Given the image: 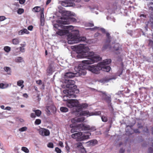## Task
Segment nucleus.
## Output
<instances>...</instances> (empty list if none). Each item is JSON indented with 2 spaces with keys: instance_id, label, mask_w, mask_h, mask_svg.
Here are the masks:
<instances>
[{
  "instance_id": "44",
  "label": "nucleus",
  "mask_w": 153,
  "mask_h": 153,
  "mask_svg": "<svg viewBox=\"0 0 153 153\" xmlns=\"http://www.w3.org/2000/svg\"><path fill=\"white\" fill-rule=\"evenodd\" d=\"M88 105L86 103L82 104V105H81V107L83 108H86L88 107Z\"/></svg>"
},
{
  "instance_id": "43",
  "label": "nucleus",
  "mask_w": 153,
  "mask_h": 153,
  "mask_svg": "<svg viewBox=\"0 0 153 153\" xmlns=\"http://www.w3.org/2000/svg\"><path fill=\"white\" fill-rule=\"evenodd\" d=\"M6 19V17L4 16H0V21H4Z\"/></svg>"
},
{
  "instance_id": "55",
  "label": "nucleus",
  "mask_w": 153,
  "mask_h": 153,
  "mask_svg": "<svg viewBox=\"0 0 153 153\" xmlns=\"http://www.w3.org/2000/svg\"><path fill=\"white\" fill-rule=\"evenodd\" d=\"M94 26V24L93 23H88V26L89 27H92Z\"/></svg>"
},
{
  "instance_id": "38",
  "label": "nucleus",
  "mask_w": 153,
  "mask_h": 153,
  "mask_svg": "<svg viewBox=\"0 0 153 153\" xmlns=\"http://www.w3.org/2000/svg\"><path fill=\"white\" fill-rule=\"evenodd\" d=\"M109 48L110 49H111L112 48L108 45H104L103 48V50H105L108 48Z\"/></svg>"
},
{
  "instance_id": "24",
  "label": "nucleus",
  "mask_w": 153,
  "mask_h": 153,
  "mask_svg": "<svg viewBox=\"0 0 153 153\" xmlns=\"http://www.w3.org/2000/svg\"><path fill=\"white\" fill-rule=\"evenodd\" d=\"M8 85L5 84L3 83H0V88L1 89H3L7 88L8 86Z\"/></svg>"
},
{
  "instance_id": "23",
  "label": "nucleus",
  "mask_w": 153,
  "mask_h": 153,
  "mask_svg": "<svg viewBox=\"0 0 153 153\" xmlns=\"http://www.w3.org/2000/svg\"><path fill=\"white\" fill-rule=\"evenodd\" d=\"M33 111L35 112V114L37 116H39L41 114V111L39 110H33Z\"/></svg>"
},
{
  "instance_id": "8",
  "label": "nucleus",
  "mask_w": 153,
  "mask_h": 153,
  "mask_svg": "<svg viewBox=\"0 0 153 153\" xmlns=\"http://www.w3.org/2000/svg\"><path fill=\"white\" fill-rule=\"evenodd\" d=\"M91 135V133L89 132H82V135H80L79 137L80 139H78V141H81L86 140L89 138V136Z\"/></svg>"
},
{
  "instance_id": "18",
  "label": "nucleus",
  "mask_w": 153,
  "mask_h": 153,
  "mask_svg": "<svg viewBox=\"0 0 153 153\" xmlns=\"http://www.w3.org/2000/svg\"><path fill=\"white\" fill-rule=\"evenodd\" d=\"M24 81L22 80H20L17 81V85L21 87V88L22 89L24 87L23 83Z\"/></svg>"
},
{
  "instance_id": "48",
  "label": "nucleus",
  "mask_w": 153,
  "mask_h": 153,
  "mask_svg": "<svg viewBox=\"0 0 153 153\" xmlns=\"http://www.w3.org/2000/svg\"><path fill=\"white\" fill-rule=\"evenodd\" d=\"M20 51L22 52H24L25 51V48L23 47H20Z\"/></svg>"
},
{
  "instance_id": "54",
  "label": "nucleus",
  "mask_w": 153,
  "mask_h": 153,
  "mask_svg": "<svg viewBox=\"0 0 153 153\" xmlns=\"http://www.w3.org/2000/svg\"><path fill=\"white\" fill-rule=\"evenodd\" d=\"M30 116L32 118H34L36 117L35 114L33 113L31 114Z\"/></svg>"
},
{
  "instance_id": "13",
  "label": "nucleus",
  "mask_w": 153,
  "mask_h": 153,
  "mask_svg": "<svg viewBox=\"0 0 153 153\" xmlns=\"http://www.w3.org/2000/svg\"><path fill=\"white\" fill-rule=\"evenodd\" d=\"M85 119V118L83 117H82L79 118H75L72 119L71 121L73 123L82 122H83Z\"/></svg>"
},
{
  "instance_id": "12",
  "label": "nucleus",
  "mask_w": 153,
  "mask_h": 153,
  "mask_svg": "<svg viewBox=\"0 0 153 153\" xmlns=\"http://www.w3.org/2000/svg\"><path fill=\"white\" fill-rule=\"evenodd\" d=\"M82 135V132H79L72 134L71 135V137L74 139H76V140L77 141L78 139L79 138L80 139L81 138L79 137Z\"/></svg>"
},
{
  "instance_id": "61",
  "label": "nucleus",
  "mask_w": 153,
  "mask_h": 153,
  "mask_svg": "<svg viewBox=\"0 0 153 153\" xmlns=\"http://www.w3.org/2000/svg\"><path fill=\"white\" fill-rule=\"evenodd\" d=\"M75 131L74 129L73 128H72L71 130V132L72 133H74Z\"/></svg>"
},
{
  "instance_id": "52",
  "label": "nucleus",
  "mask_w": 153,
  "mask_h": 153,
  "mask_svg": "<svg viewBox=\"0 0 153 153\" xmlns=\"http://www.w3.org/2000/svg\"><path fill=\"white\" fill-rule=\"evenodd\" d=\"M59 145L61 147H63L64 146L63 143L61 141H60L59 142Z\"/></svg>"
},
{
  "instance_id": "32",
  "label": "nucleus",
  "mask_w": 153,
  "mask_h": 153,
  "mask_svg": "<svg viewBox=\"0 0 153 153\" xmlns=\"http://www.w3.org/2000/svg\"><path fill=\"white\" fill-rule=\"evenodd\" d=\"M105 100L108 103L110 104L111 101V99L110 97H106Z\"/></svg>"
},
{
  "instance_id": "45",
  "label": "nucleus",
  "mask_w": 153,
  "mask_h": 153,
  "mask_svg": "<svg viewBox=\"0 0 153 153\" xmlns=\"http://www.w3.org/2000/svg\"><path fill=\"white\" fill-rule=\"evenodd\" d=\"M101 114V112L100 111H96L94 112V115H99Z\"/></svg>"
},
{
  "instance_id": "64",
  "label": "nucleus",
  "mask_w": 153,
  "mask_h": 153,
  "mask_svg": "<svg viewBox=\"0 0 153 153\" xmlns=\"http://www.w3.org/2000/svg\"><path fill=\"white\" fill-rule=\"evenodd\" d=\"M59 26V25L58 24H56L54 25V26L56 28H57V26Z\"/></svg>"
},
{
  "instance_id": "3",
  "label": "nucleus",
  "mask_w": 153,
  "mask_h": 153,
  "mask_svg": "<svg viewBox=\"0 0 153 153\" xmlns=\"http://www.w3.org/2000/svg\"><path fill=\"white\" fill-rule=\"evenodd\" d=\"M72 33L69 34L68 36V44H73L77 43L81 41H84L86 40L85 37L79 36L78 30H74L72 31Z\"/></svg>"
},
{
  "instance_id": "7",
  "label": "nucleus",
  "mask_w": 153,
  "mask_h": 153,
  "mask_svg": "<svg viewBox=\"0 0 153 153\" xmlns=\"http://www.w3.org/2000/svg\"><path fill=\"white\" fill-rule=\"evenodd\" d=\"M62 26L65 27H63L67 29L68 30H59L56 32V33L57 34L60 36L63 35L68 33L69 32V30H72L73 28V26L71 25Z\"/></svg>"
},
{
  "instance_id": "27",
  "label": "nucleus",
  "mask_w": 153,
  "mask_h": 153,
  "mask_svg": "<svg viewBox=\"0 0 153 153\" xmlns=\"http://www.w3.org/2000/svg\"><path fill=\"white\" fill-rule=\"evenodd\" d=\"M114 50L117 51L120 48V45L119 44H115L113 47Z\"/></svg>"
},
{
  "instance_id": "57",
  "label": "nucleus",
  "mask_w": 153,
  "mask_h": 153,
  "mask_svg": "<svg viewBox=\"0 0 153 153\" xmlns=\"http://www.w3.org/2000/svg\"><path fill=\"white\" fill-rule=\"evenodd\" d=\"M71 20L73 22H76V19L74 18H71Z\"/></svg>"
},
{
  "instance_id": "17",
  "label": "nucleus",
  "mask_w": 153,
  "mask_h": 153,
  "mask_svg": "<svg viewBox=\"0 0 153 153\" xmlns=\"http://www.w3.org/2000/svg\"><path fill=\"white\" fill-rule=\"evenodd\" d=\"M41 11V13H43V10L40 7L37 6L34 7L33 9V11L35 12H38Z\"/></svg>"
},
{
  "instance_id": "42",
  "label": "nucleus",
  "mask_w": 153,
  "mask_h": 153,
  "mask_svg": "<svg viewBox=\"0 0 153 153\" xmlns=\"http://www.w3.org/2000/svg\"><path fill=\"white\" fill-rule=\"evenodd\" d=\"M55 151L57 153H61V150L58 147L55 148Z\"/></svg>"
},
{
  "instance_id": "63",
  "label": "nucleus",
  "mask_w": 153,
  "mask_h": 153,
  "mask_svg": "<svg viewBox=\"0 0 153 153\" xmlns=\"http://www.w3.org/2000/svg\"><path fill=\"white\" fill-rule=\"evenodd\" d=\"M134 132L136 133L139 132L138 130V129L135 130L134 131Z\"/></svg>"
},
{
  "instance_id": "28",
  "label": "nucleus",
  "mask_w": 153,
  "mask_h": 153,
  "mask_svg": "<svg viewBox=\"0 0 153 153\" xmlns=\"http://www.w3.org/2000/svg\"><path fill=\"white\" fill-rule=\"evenodd\" d=\"M60 110L61 112H66L68 111V108L64 107H61L60 108Z\"/></svg>"
},
{
  "instance_id": "2",
  "label": "nucleus",
  "mask_w": 153,
  "mask_h": 153,
  "mask_svg": "<svg viewBox=\"0 0 153 153\" xmlns=\"http://www.w3.org/2000/svg\"><path fill=\"white\" fill-rule=\"evenodd\" d=\"M66 89L64 90L63 92L69 98H75L76 95L75 94L79 92L77 86L74 85L75 81L71 79L66 80Z\"/></svg>"
},
{
  "instance_id": "26",
  "label": "nucleus",
  "mask_w": 153,
  "mask_h": 153,
  "mask_svg": "<svg viewBox=\"0 0 153 153\" xmlns=\"http://www.w3.org/2000/svg\"><path fill=\"white\" fill-rule=\"evenodd\" d=\"M41 25L43 26L45 25V19L44 17H42V14H41V17L40 18Z\"/></svg>"
},
{
  "instance_id": "10",
  "label": "nucleus",
  "mask_w": 153,
  "mask_h": 153,
  "mask_svg": "<svg viewBox=\"0 0 153 153\" xmlns=\"http://www.w3.org/2000/svg\"><path fill=\"white\" fill-rule=\"evenodd\" d=\"M39 133L40 135L42 136H48L50 134V132L48 130L43 128L39 129Z\"/></svg>"
},
{
  "instance_id": "56",
  "label": "nucleus",
  "mask_w": 153,
  "mask_h": 153,
  "mask_svg": "<svg viewBox=\"0 0 153 153\" xmlns=\"http://www.w3.org/2000/svg\"><path fill=\"white\" fill-rule=\"evenodd\" d=\"M98 28V27H95L94 28H89L88 29L91 30H95Z\"/></svg>"
},
{
  "instance_id": "15",
  "label": "nucleus",
  "mask_w": 153,
  "mask_h": 153,
  "mask_svg": "<svg viewBox=\"0 0 153 153\" xmlns=\"http://www.w3.org/2000/svg\"><path fill=\"white\" fill-rule=\"evenodd\" d=\"M29 33V31L27 29L25 28L23 29L18 31V34L19 35H23L24 33L28 34Z\"/></svg>"
},
{
  "instance_id": "5",
  "label": "nucleus",
  "mask_w": 153,
  "mask_h": 153,
  "mask_svg": "<svg viewBox=\"0 0 153 153\" xmlns=\"http://www.w3.org/2000/svg\"><path fill=\"white\" fill-rule=\"evenodd\" d=\"M59 12L60 13H62L63 15V16H65L64 18H65V19L64 20V21L61 20L59 21V22H60V23L63 25L67 24V19H68V17L71 15V12L70 11H66L63 10H59Z\"/></svg>"
},
{
  "instance_id": "49",
  "label": "nucleus",
  "mask_w": 153,
  "mask_h": 153,
  "mask_svg": "<svg viewBox=\"0 0 153 153\" xmlns=\"http://www.w3.org/2000/svg\"><path fill=\"white\" fill-rule=\"evenodd\" d=\"M25 1V0H19V2L21 4H23Z\"/></svg>"
},
{
  "instance_id": "47",
  "label": "nucleus",
  "mask_w": 153,
  "mask_h": 153,
  "mask_svg": "<svg viewBox=\"0 0 153 153\" xmlns=\"http://www.w3.org/2000/svg\"><path fill=\"white\" fill-rule=\"evenodd\" d=\"M36 83L39 85L42 84V81L41 80H39L36 81Z\"/></svg>"
},
{
  "instance_id": "31",
  "label": "nucleus",
  "mask_w": 153,
  "mask_h": 153,
  "mask_svg": "<svg viewBox=\"0 0 153 153\" xmlns=\"http://www.w3.org/2000/svg\"><path fill=\"white\" fill-rule=\"evenodd\" d=\"M27 128L26 127H22L19 129V131L20 132H23L26 131L27 130Z\"/></svg>"
},
{
  "instance_id": "22",
  "label": "nucleus",
  "mask_w": 153,
  "mask_h": 153,
  "mask_svg": "<svg viewBox=\"0 0 153 153\" xmlns=\"http://www.w3.org/2000/svg\"><path fill=\"white\" fill-rule=\"evenodd\" d=\"M74 146L75 147L77 148H82V147H83L82 144L81 142H78L75 143L74 145Z\"/></svg>"
},
{
  "instance_id": "6",
  "label": "nucleus",
  "mask_w": 153,
  "mask_h": 153,
  "mask_svg": "<svg viewBox=\"0 0 153 153\" xmlns=\"http://www.w3.org/2000/svg\"><path fill=\"white\" fill-rule=\"evenodd\" d=\"M66 104L67 106L70 108L79 106V102L77 100H69L67 102Z\"/></svg>"
},
{
  "instance_id": "4",
  "label": "nucleus",
  "mask_w": 153,
  "mask_h": 153,
  "mask_svg": "<svg viewBox=\"0 0 153 153\" xmlns=\"http://www.w3.org/2000/svg\"><path fill=\"white\" fill-rule=\"evenodd\" d=\"M110 67H105L102 66V64H99L97 66L93 65L89 66L88 69L92 72L97 74L99 73V71L100 70L108 72L110 71Z\"/></svg>"
},
{
  "instance_id": "50",
  "label": "nucleus",
  "mask_w": 153,
  "mask_h": 153,
  "mask_svg": "<svg viewBox=\"0 0 153 153\" xmlns=\"http://www.w3.org/2000/svg\"><path fill=\"white\" fill-rule=\"evenodd\" d=\"M23 96L24 97H25L26 98H27L28 97V96L27 94L26 93L24 94L23 95Z\"/></svg>"
},
{
  "instance_id": "9",
  "label": "nucleus",
  "mask_w": 153,
  "mask_h": 153,
  "mask_svg": "<svg viewBox=\"0 0 153 153\" xmlns=\"http://www.w3.org/2000/svg\"><path fill=\"white\" fill-rule=\"evenodd\" d=\"M77 128L78 129L81 131H88L89 130L90 126L87 124L82 123L77 125Z\"/></svg>"
},
{
  "instance_id": "41",
  "label": "nucleus",
  "mask_w": 153,
  "mask_h": 153,
  "mask_svg": "<svg viewBox=\"0 0 153 153\" xmlns=\"http://www.w3.org/2000/svg\"><path fill=\"white\" fill-rule=\"evenodd\" d=\"M149 46H151L153 49V41L151 40H149Z\"/></svg>"
},
{
  "instance_id": "37",
  "label": "nucleus",
  "mask_w": 153,
  "mask_h": 153,
  "mask_svg": "<svg viewBox=\"0 0 153 153\" xmlns=\"http://www.w3.org/2000/svg\"><path fill=\"white\" fill-rule=\"evenodd\" d=\"M41 123V120L40 119H36L35 122V123L36 125H39Z\"/></svg>"
},
{
  "instance_id": "36",
  "label": "nucleus",
  "mask_w": 153,
  "mask_h": 153,
  "mask_svg": "<svg viewBox=\"0 0 153 153\" xmlns=\"http://www.w3.org/2000/svg\"><path fill=\"white\" fill-rule=\"evenodd\" d=\"M140 17L142 20H145L146 18V15L142 14L140 16Z\"/></svg>"
},
{
  "instance_id": "51",
  "label": "nucleus",
  "mask_w": 153,
  "mask_h": 153,
  "mask_svg": "<svg viewBox=\"0 0 153 153\" xmlns=\"http://www.w3.org/2000/svg\"><path fill=\"white\" fill-rule=\"evenodd\" d=\"M33 27L32 26H30L28 27V29L30 30H32Z\"/></svg>"
},
{
  "instance_id": "35",
  "label": "nucleus",
  "mask_w": 153,
  "mask_h": 153,
  "mask_svg": "<svg viewBox=\"0 0 153 153\" xmlns=\"http://www.w3.org/2000/svg\"><path fill=\"white\" fill-rule=\"evenodd\" d=\"M102 121L104 122H106L107 121V117L105 116H102L101 117Z\"/></svg>"
},
{
  "instance_id": "34",
  "label": "nucleus",
  "mask_w": 153,
  "mask_h": 153,
  "mask_svg": "<svg viewBox=\"0 0 153 153\" xmlns=\"http://www.w3.org/2000/svg\"><path fill=\"white\" fill-rule=\"evenodd\" d=\"M16 61L18 62H23V60L21 57H18L16 59Z\"/></svg>"
},
{
  "instance_id": "53",
  "label": "nucleus",
  "mask_w": 153,
  "mask_h": 153,
  "mask_svg": "<svg viewBox=\"0 0 153 153\" xmlns=\"http://www.w3.org/2000/svg\"><path fill=\"white\" fill-rule=\"evenodd\" d=\"M124 152V149L123 148L121 149L120 150V153H123Z\"/></svg>"
},
{
  "instance_id": "29",
  "label": "nucleus",
  "mask_w": 153,
  "mask_h": 153,
  "mask_svg": "<svg viewBox=\"0 0 153 153\" xmlns=\"http://www.w3.org/2000/svg\"><path fill=\"white\" fill-rule=\"evenodd\" d=\"M21 150L26 153H28L29 152V149L26 147H22L21 149Z\"/></svg>"
},
{
  "instance_id": "30",
  "label": "nucleus",
  "mask_w": 153,
  "mask_h": 153,
  "mask_svg": "<svg viewBox=\"0 0 153 153\" xmlns=\"http://www.w3.org/2000/svg\"><path fill=\"white\" fill-rule=\"evenodd\" d=\"M150 10L153 11V3L152 2L149 3L148 5Z\"/></svg>"
},
{
  "instance_id": "59",
  "label": "nucleus",
  "mask_w": 153,
  "mask_h": 153,
  "mask_svg": "<svg viewBox=\"0 0 153 153\" xmlns=\"http://www.w3.org/2000/svg\"><path fill=\"white\" fill-rule=\"evenodd\" d=\"M51 0H47L46 3V4L47 5L49 3H50V2H51Z\"/></svg>"
},
{
  "instance_id": "46",
  "label": "nucleus",
  "mask_w": 153,
  "mask_h": 153,
  "mask_svg": "<svg viewBox=\"0 0 153 153\" xmlns=\"http://www.w3.org/2000/svg\"><path fill=\"white\" fill-rule=\"evenodd\" d=\"M96 130L95 127L94 126H90V128L89 129V130H91L92 131H94Z\"/></svg>"
},
{
  "instance_id": "25",
  "label": "nucleus",
  "mask_w": 153,
  "mask_h": 153,
  "mask_svg": "<svg viewBox=\"0 0 153 153\" xmlns=\"http://www.w3.org/2000/svg\"><path fill=\"white\" fill-rule=\"evenodd\" d=\"M89 142L91 145L94 146L97 144V141L95 140H91Z\"/></svg>"
},
{
  "instance_id": "14",
  "label": "nucleus",
  "mask_w": 153,
  "mask_h": 153,
  "mask_svg": "<svg viewBox=\"0 0 153 153\" xmlns=\"http://www.w3.org/2000/svg\"><path fill=\"white\" fill-rule=\"evenodd\" d=\"M111 62V60L110 59H106L104 60L102 62L100 63L99 64H102V66L106 67H109V66H106V65L110 64Z\"/></svg>"
},
{
  "instance_id": "62",
  "label": "nucleus",
  "mask_w": 153,
  "mask_h": 153,
  "mask_svg": "<svg viewBox=\"0 0 153 153\" xmlns=\"http://www.w3.org/2000/svg\"><path fill=\"white\" fill-rule=\"evenodd\" d=\"M4 107H5L4 106V105H2L1 106V108L2 109H5Z\"/></svg>"
},
{
  "instance_id": "21",
  "label": "nucleus",
  "mask_w": 153,
  "mask_h": 153,
  "mask_svg": "<svg viewBox=\"0 0 153 153\" xmlns=\"http://www.w3.org/2000/svg\"><path fill=\"white\" fill-rule=\"evenodd\" d=\"M12 42L14 45H18L19 43V40L18 38H14L12 39Z\"/></svg>"
},
{
  "instance_id": "19",
  "label": "nucleus",
  "mask_w": 153,
  "mask_h": 153,
  "mask_svg": "<svg viewBox=\"0 0 153 153\" xmlns=\"http://www.w3.org/2000/svg\"><path fill=\"white\" fill-rule=\"evenodd\" d=\"M4 70L7 72V74L8 75H11V70L10 68L7 67H4Z\"/></svg>"
},
{
  "instance_id": "58",
  "label": "nucleus",
  "mask_w": 153,
  "mask_h": 153,
  "mask_svg": "<svg viewBox=\"0 0 153 153\" xmlns=\"http://www.w3.org/2000/svg\"><path fill=\"white\" fill-rule=\"evenodd\" d=\"M10 109H11V108H10V107L7 106L5 108V109L8 110H10Z\"/></svg>"
},
{
  "instance_id": "16",
  "label": "nucleus",
  "mask_w": 153,
  "mask_h": 153,
  "mask_svg": "<svg viewBox=\"0 0 153 153\" xmlns=\"http://www.w3.org/2000/svg\"><path fill=\"white\" fill-rule=\"evenodd\" d=\"M61 4L65 7H70L73 6V4L71 3H68L66 1H62L61 2Z\"/></svg>"
},
{
  "instance_id": "33",
  "label": "nucleus",
  "mask_w": 153,
  "mask_h": 153,
  "mask_svg": "<svg viewBox=\"0 0 153 153\" xmlns=\"http://www.w3.org/2000/svg\"><path fill=\"white\" fill-rule=\"evenodd\" d=\"M4 50L7 52H9L10 51V48L9 46H5L4 47Z\"/></svg>"
},
{
  "instance_id": "40",
  "label": "nucleus",
  "mask_w": 153,
  "mask_h": 153,
  "mask_svg": "<svg viewBox=\"0 0 153 153\" xmlns=\"http://www.w3.org/2000/svg\"><path fill=\"white\" fill-rule=\"evenodd\" d=\"M24 12V10L20 8L17 11V13L19 14H21Z\"/></svg>"
},
{
  "instance_id": "39",
  "label": "nucleus",
  "mask_w": 153,
  "mask_h": 153,
  "mask_svg": "<svg viewBox=\"0 0 153 153\" xmlns=\"http://www.w3.org/2000/svg\"><path fill=\"white\" fill-rule=\"evenodd\" d=\"M47 146L49 148H52L53 147V145L52 143H50L48 144Z\"/></svg>"
},
{
  "instance_id": "1",
  "label": "nucleus",
  "mask_w": 153,
  "mask_h": 153,
  "mask_svg": "<svg viewBox=\"0 0 153 153\" xmlns=\"http://www.w3.org/2000/svg\"><path fill=\"white\" fill-rule=\"evenodd\" d=\"M78 52L76 56L78 58H86L87 60L82 61V64L79 65L78 67H75L74 69L76 72L74 73L68 72L65 73V78H71L76 76L77 73L79 74L85 75L86 73L85 69L86 68L85 64H90L100 60L101 58L98 55H95L94 53L90 51L88 47L84 45H81L78 47Z\"/></svg>"
},
{
  "instance_id": "11",
  "label": "nucleus",
  "mask_w": 153,
  "mask_h": 153,
  "mask_svg": "<svg viewBox=\"0 0 153 153\" xmlns=\"http://www.w3.org/2000/svg\"><path fill=\"white\" fill-rule=\"evenodd\" d=\"M56 65L54 62H53L50 64L47 70V72L49 74L52 73L53 72L55 71V67Z\"/></svg>"
},
{
  "instance_id": "60",
  "label": "nucleus",
  "mask_w": 153,
  "mask_h": 153,
  "mask_svg": "<svg viewBox=\"0 0 153 153\" xmlns=\"http://www.w3.org/2000/svg\"><path fill=\"white\" fill-rule=\"evenodd\" d=\"M101 30L103 32H105V30L103 28H101Z\"/></svg>"
},
{
  "instance_id": "20",
  "label": "nucleus",
  "mask_w": 153,
  "mask_h": 153,
  "mask_svg": "<svg viewBox=\"0 0 153 153\" xmlns=\"http://www.w3.org/2000/svg\"><path fill=\"white\" fill-rule=\"evenodd\" d=\"M80 115L84 116H89L90 115L89 112L88 111H84L81 112L80 114Z\"/></svg>"
}]
</instances>
